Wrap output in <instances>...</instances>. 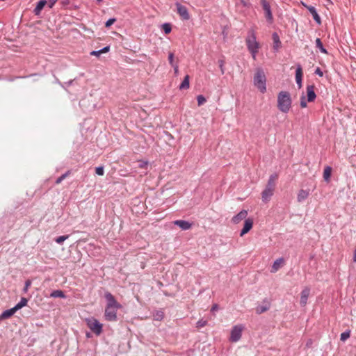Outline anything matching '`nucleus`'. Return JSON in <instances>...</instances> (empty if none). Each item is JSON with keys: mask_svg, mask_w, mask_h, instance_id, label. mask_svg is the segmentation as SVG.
<instances>
[{"mask_svg": "<svg viewBox=\"0 0 356 356\" xmlns=\"http://www.w3.org/2000/svg\"><path fill=\"white\" fill-rule=\"evenodd\" d=\"M152 316L154 321H161L164 318V312L163 309L156 310L153 312Z\"/></svg>", "mask_w": 356, "mask_h": 356, "instance_id": "20", "label": "nucleus"}, {"mask_svg": "<svg viewBox=\"0 0 356 356\" xmlns=\"http://www.w3.org/2000/svg\"><path fill=\"white\" fill-rule=\"evenodd\" d=\"M310 291L311 289L309 287L305 286L301 291L300 304L302 307H305L307 305Z\"/></svg>", "mask_w": 356, "mask_h": 356, "instance_id": "10", "label": "nucleus"}, {"mask_svg": "<svg viewBox=\"0 0 356 356\" xmlns=\"http://www.w3.org/2000/svg\"><path fill=\"white\" fill-rule=\"evenodd\" d=\"M31 285V281L30 280H27L25 282V284H24V287L23 289V291L24 293H26L28 291V289H29V288L30 287Z\"/></svg>", "mask_w": 356, "mask_h": 356, "instance_id": "38", "label": "nucleus"}, {"mask_svg": "<svg viewBox=\"0 0 356 356\" xmlns=\"http://www.w3.org/2000/svg\"><path fill=\"white\" fill-rule=\"evenodd\" d=\"M177 12L183 20H188L190 19V14L188 8L182 4L177 2L175 3Z\"/></svg>", "mask_w": 356, "mask_h": 356, "instance_id": "8", "label": "nucleus"}, {"mask_svg": "<svg viewBox=\"0 0 356 356\" xmlns=\"http://www.w3.org/2000/svg\"><path fill=\"white\" fill-rule=\"evenodd\" d=\"M50 297L54 298H65L66 296L63 291L58 289V290L53 291L50 294Z\"/></svg>", "mask_w": 356, "mask_h": 356, "instance_id": "22", "label": "nucleus"}, {"mask_svg": "<svg viewBox=\"0 0 356 356\" xmlns=\"http://www.w3.org/2000/svg\"><path fill=\"white\" fill-rule=\"evenodd\" d=\"M138 339L141 341V338L143 337V335H137Z\"/></svg>", "mask_w": 356, "mask_h": 356, "instance_id": "54", "label": "nucleus"}, {"mask_svg": "<svg viewBox=\"0 0 356 356\" xmlns=\"http://www.w3.org/2000/svg\"><path fill=\"white\" fill-rule=\"evenodd\" d=\"M241 335H230L229 341L231 342H237L240 340Z\"/></svg>", "mask_w": 356, "mask_h": 356, "instance_id": "36", "label": "nucleus"}, {"mask_svg": "<svg viewBox=\"0 0 356 356\" xmlns=\"http://www.w3.org/2000/svg\"><path fill=\"white\" fill-rule=\"evenodd\" d=\"M302 66L300 64H298L296 65V81L298 86V88H300L302 87Z\"/></svg>", "mask_w": 356, "mask_h": 356, "instance_id": "13", "label": "nucleus"}, {"mask_svg": "<svg viewBox=\"0 0 356 356\" xmlns=\"http://www.w3.org/2000/svg\"><path fill=\"white\" fill-rule=\"evenodd\" d=\"M116 21V19L115 18H110L108 19L106 23H105V26L106 28H108L110 27Z\"/></svg>", "mask_w": 356, "mask_h": 356, "instance_id": "37", "label": "nucleus"}, {"mask_svg": "<svg viewBox=\"0 0 356 356\" xmlns=\"http://www.w3.org/2000/svg\"><path fill=\"white\" fill-rule=\"evenodd\" d=\"M263 9L265 13V17L269 24L273 22V16L271 11L270 6L266 0H261Z\"/></svg>", "mask_w": 356, "mask_h": 356, "instance_id": "7", "label": "nucleus"}, {"mask_svg": "<svg viewBox=\"0 0 356 356\" xmlns=\"http://www.w3.org/2000/svg\"><path fill=\"white\" fill-rule=\"evenodd\" d=\"M47 3L46 0H40L33 10V13L35 15H39L44 8L45 5Z\"/></svg>", "mask_w": 356, "mask_h": 356, "instance_id": "19", "label": "nucleus"}, {"mask_svg": "<svg viewBox=\"0 0 356 356\" xmlns=\"http://www.w3.org/2000/svg\"><path fill=\"white\" fill-rule=\"evenodd\" d=\"M86 336H87V337H88V338H89V337H92V335L88 334V335H86Z\"/></svg>", "mask_w": 356, "mask_h": 356, "instance_id": "56", "label": "nucleus"}, {"mask_svg": "<svg viewBox=\"0 0 356 356\" xmlns=\"http://www.w3.org/2000/svg\"><path fill=\"white\" fill-rule=\"evenodd\" d=\"M197 100L198 106L204 104L207 101L206 98L202 95H200L197 97Z\"/></svg>", "mask_w": 356, "mask_h": 356, "instance_id": "33", "label": "nucleus"}, {"mask_svg": "<svg viewBox=\"0 0 356 356\" xmlns=\"http://www.w3.org/2000/svg\"><path fill=\"white\" fill-rule=\"evenodd\" d=\"M302 5L312 14L313 19L316 22V24H318V25H321V17L319 16V15L318 14L316 8L312 6H308L304 3H302Z\"/></svg>", "mask_w": 356, "mask_h": 356, "instance_id": "9", "label": "nucleus"}, {"mask_svg": "<svg viewBox=\"0 0 356 356\" xmlns=\"http://www.w3.org/2000/svg\"><path fill=\"white\" fill-rule=\"evenodd\" d=\"M110 49V47L109 46H106L104 47H103L102 49H99L100 51H101V54H103V53H106L109 51Z\"/></svg>", "mask_w": 356, "mask_h": 356, "instance_id": "44", "label": "nucleus"}, {"mask_svg": "<svg viewBox=\"0 0 356 356\" xmlns=\"http://www.w3.org/2000/svg\"><path fill=\"white\" fill-rule=\"evenodd\" d=\"M341 334H350V330H347L344 331L343 332H342Z\"/></svg>", "mask_w": 356, "mask_h": 356, "instance_id": "53", "label": "nucleus"}, {"mask_svg": "<svg viewBox=\"0 0 356 356\" xmlns=\"http://www.w3.org/2000/svg\"><path fill=\"white\" fill-rule=\"evenodd\" d=\"M315 74L319 76H323V72H322V70L319 68V67H317L315 70Z\"/></svg>", "mask_w": 356, "mask_h": 356, "instance_id": "43", "label": "nucleus"}, {"mask_svg": "<svg viewBox=\"0 0 356 356\" xmlns=\"http://www.w3.org/2000/svg\"><path fill=\"white\" fill-rule=\"evenodd\" d=\"M87 325L94 334H101L102 331V324L94 318L87 319Z\"/></svg>", "mask_w": 356, "mask_h": 356, "instance_id": "6", "label": "nucleus"}, {"mask_svg": "<svg viewBox=\"0 0 356 356\" xmlns=\"http://www.w3.org/2000/svg\"><path fill=\"white\" fill-rule=\"evenodd\" d=\"M312 340H309L307 342V347H310L311 345H312Z\"/></svg>", "mask_w": 356, "mask_h": 356, "instance_id": "52", "label": "nucleus"}, {"mask_svg": "<svg viewBox=\"0 0 356 356\" xmlns=\"http://www.w3.org/2000/svg\"><path fill=\"white\" fill-rule=\"evenodd\" d=\"M205 323H206L205 321L203 322V323H202L201 321H198L197 322V326L198 327H203L205 325Z\"/></svg>", "mask_w": 356, "mask_h": 356, "instance_id": "50", "label": "nucleus"}, {"mask_svg": "<svg viewBox=\"0 0 356 356\" xmlns=\"http://www.w3.org/2000/svg\"><path fill=\"white\" fill-rule=\"evenodd\" d=\"M245 328V326L242 324L234 325L229 334H241Z\"/></svg>", "mask_w": 356, "mask_h": 356, "instance_id": "23", "label": "nucleus"}, {"mask_svg": "<svg viewBox=\"0 0 356 356\" xmlns=\"http://www.w3.org/2000/svg\"><path fill=\"white\" fill-rule=\"evenodd\" d=\"M245 43L248 50L250 53L252 58L256 60L257 54L260 48V44L257 41L256 32L253 28L248 31V35L245 38Z\"/></svg>", "mask_w": 356, "mask_h": 356, "instance_id": "2", "label": "nucleus"}, {"mask_svg": "<svg viewBox=\"0 0 356 356\" xmlns=\"http://www.w3.org/2000/svg\"><path fill=\"white\" fill-rule=\"evenodd\" d=\"M28 300L26 298L22 297L20 301L15 305V309L17 311L27 305Z\"/></svg>", "mask_w": 356, "mask_h": 356, "instance_id": "28", "label": "nucleus"}, {"mask_svg": "<svg viewBox=\"0 0 356 356\" xmlns=\"http://www.w3.org/2000/svg\"><path fill=\"white\" fill-rule=\"evenodd\" d=\"M253 82L254 86L257 88L261 93L266 92V77L262 68L258 67L256 69Z\"/></svg>", "mask_w": 356, "mask_h": 356, "instance_id": "5", "label": "nucleus"}, {"mask_svg": "<svg viewBox=\"0 0 356 356\" xmlns=\"http://www.w3.org/2000/svg\"><path fill=\"white\" fill-rule=\"evenodd\" d=\"M353 261V262L356 263V248L354 250Z\"/></svg>", "mask_w": 356, "mask_h": 356, "instance_id": "49", "label": "nucleus"}, {"mask_svg": "<svg viewBox=\"0 0 356 356\" xmlns=\"http://www.w3.org/2000/svg\"><path fill=\"white\" fill-rule=\"evenodd\" d=\"M277 179L278 175L277 173H273L269 177L266 188L261 193V198L264 202H268L273 196L275 181Z\"/></svg>", "mask_w": 356, "mask_h": 356, "instance_id": "4", "label": "nucleus"}, {"mask_svg": "<svg viewBox=\"0 0 356 356\" xmlns=\"http://www.w3.org/2000/svg\"><path fill=\"white\" fill-rule=\"evenodd\" d=\"M270 308L269 304L267 302L265 305H259L256 308L257 314H261L268 311Z\"/></svg>", "mask_w": 356, "mask_h": 356, "instance_id": "26", "label": "nucleus"}, {"mask_svg": "<svg viewBox=\"0 0 356 356\" xmlns=\"http://www.w3.org/2000/svg\"><path fill=\"white\" fill-rule=\"evenodd\" d=\"M309 190L300 189L298 193L297 201L298 202H304L309 196Z\"/></svg>", "mask_w": 356, "mask_h": 356, "instance_id": "17", "label": "nucleus"}, {"mask_svg": "<svg viewBox=\"0 0 356 356\" xmlns=\"http://www.w3.org/2000/svg\"><path fill=\"white\" fill-rule=\"evenodd\" d=\"M104 297L106 300L104 312L105 319L108 321H115L117 320V312L122 307V305L117 302L115 297L110 292H106Z\"/></svg>", "mask_w": 356, "mask_h": 356, "instance_id": "1", "label": "nucleus"}, {"mask_svg": "<svg viewBox=\"0 0 356 356\" xmlns=\"http://www.w3.org/2000/svg\"><path fill=\"white\" fill-rule=\"evenodd\" d=\"M69 235H63L60 236L55 238V242L58 244H62L66 239L69 238Z\"/></svg>", "mask_w": 356, "mask_h": 356, "instance_id": "31", "label": "nucleus"}, {"mask_svg": "<svg viewBox=\"0 0 356 356\" xmlns=\"http://www.w3.org/2000/svg\"><path fill=\"white\" fill-rule=\"evenodd\" d=\"M174 224L179 227L182 230H188L192 227L191 222L184 220H177L174 221Z\"/></svg>", "mask_w": 356, "mask_h": 356, "instance_id": "16", "label": "nucleus"}, {"mask_svg": "<svg viewBox=\"0 0 356 356\" xmlns=\"http://www.w3.org/2000/svg\"><path fill=\"white\" fill-rule=\"evenodd\" d=\"M316 47L319 49L323 54H327V49L323 47V42L320 38L316 39Z\"/></svg>", "mask_w": 356, "mask_h": 356, "instance_id": "25", "label": "nucleus"}, {"mask_svg": "<svg viewBox=\"0 0 356 356\" xmlns=\"http://www.w3.org/2000/svg\"><path fill=\"white\" fill-rule=\"evenodd\" d=\"M56 1H57V0H49L48 4H47L48 7L49 8H52L54 6Z\"/></svg>", "mask_w": 356, "mask_h": 356, "instance_id": "42", "label": "nucleus"}, {"mask_svg": "<svg viewBox=\"0 0 356 356\" xmlns=\"http://www.w3.org/2000/svg\"><path fill=\"white\" fill-rule=\"evenodd\" d=\"M332 174V168L329 165L325 166L323 172V179L325 181L329 182Z\"/></svg>", "mask_w": 356, "mask_h": 356, "instance_id": "21", "label": "nucleus"}, {"mask_svg": "<svg viewBox=\"0 0 356 356\" xmlns=\"http://www.w3.org/2000/svg\"><path fill=\"white\" fill-rule=\"evenodd\" d=\"M326 1H327V2H329V3H332L331 0H326Z\"/></svg>", "mask_w": 356, "mask_h": 356, "instance_id": "57", "label": "nucleus"}, {"mask_svg": "<svg viewBox=\"0 0 356 356\" xmlns=\"http://www.w3.org/2000/svg\"><path fill=\"white\" fill-rule=\"evenodd\" d=\"M148 163L147 161H139V168H145L147 166Z\"/></svg>", "mask_w": 356, "mask_h": 356, "instance_id": "41", "label": "nucleus"}, {"mask_svg": "<svg viewBox=\"0 0 356 356\" xmlns=\"http://www.w3.org/2000/svg\"><path fill=\"white\" fill-rule=\"evenodd\" d=\"M90 54L92 56H99L101 54V51H100V50L92 51H91Z\"/></svg>", "mask_w": 356, "mask_h": 356, "instance_id": "46", "label": "nucleus"}, {"mask_svg": "<svg viewBox=\"0 0 356 356\" xmlns=\"http://www.w3.org/2000/svg\"><path fill=\"white\" fill-rule=\"evenodd\" d=\"M218 65H219L221 74H225V67H224L225 61L222 59H220V60H218Z\"/></svg>", "mask_w": 356, "mask_h": 356, "instance_id": "34", "label": "nucleus"}, {"mask_svg": "<svg viewBox=\"0 0 356 356\" xmlns=\"http://www.w3.org/2000/svg\"><path fill=\"white\" fill-rule=\"evenodd\" d=\"M284 261L283 258H279L276 259L272 266V272H276L280 268V264Z\"/></svg>", "mask_w": 356, "mask_h": 356, "instance_id": "29", "label": "nucleus"}, {"mask_svg": "<svg viewBox=\"0 0 356 356\" xmlns=\"http://www.w3.org/2000/svg\"><path fill=\"white\" fill-rule=\"evenodd\" d=\"M350 337V335H341V341H342L343 342L346 341L349 337Z\"/></svg>", "mask_w": 356, "mask_h": 356, "instance_id": "47", "label": "nucleus"}, {"mask_svg": "<svg viewBox=\"0 0 356 356\" xmlns=\"http://www.w3.org/2000/svg\"><path fill=\"white\" fill-rule=\"evenodd\" d=\"M172 67H173L175 74L177 75L178 73H179V66H178V65L175 64V65H172Z\"/></svg>", "mask_w": 356, "mask_h": 356, "instance_id": "45", "label": "nucleus"}, {"mask_svg": "<svg viewBox=\"0 0 356 356\" xmlns=\"http://www.w3.org/2000/svg\"><path fill=\"white\" fill-rule=\"evenodd\" d=\"M168 60H169V63L170 64L171 66L176 64L174 63V54L172 52L169 53Z\"/></svg>", "mask_w": 356, "mask_h": 356, "instance_id": "39", "label": "nucleus"}, {"mask_svg": "<svg viewBox=\"0 0 356 356\" xmlns=\"http://www.w3.org/2000/svg\"><path fill=\"white\" fill-rule=\"evenodd\" d=\"M292 100L288 91H280L277 95V108L284 113L289 111L291 107Z\"/></svg>", "mask_w": 356, "mask_h": 356, "instance_id": "3", "label": "nucleus"}, {"mask_svg": "<svg viewBox=\"0 0 356 356\" xmlns=\"http://www.w3.org/2000/svg\"><path fill=\"white\" fill-rule=\"evenodd\" d=\"M61 4L63 6H66L70 3V0H61Z\"/></svg>", "mask_w": 356, "mask_h": 356, "instance_id": "48", "label": "nucleus"}, {"mask_svg": "<svg viewBox=\"0 0 356 356\" xmlns=\"http://www.w3.org/2000/svg\"><path fill=\"white\" fill-rule=\"evenodd\" d=\"M218 308V305L215 304V305H213L212 306V307H211V311L216 310Z\"/></svg>", "mask_w": 356, "mask_h": 356, "instance_id": "51", "label": "nucleus"}, {"mask_svg": "<svg viewBox=\"0 0 356 356\" xmlns=\"http://www.w3.org/2000/svg\"><path fill=\"white\" fill-rule=\"evenodd\" d=\"M272 39L273 41V49L275 52L278 51L279 49L281 47L282 43L280 39V36L277 33L274 32L272 34Z\"/></svg>", "mask_w": 356, "mask_h": 356, "instance_id": "14", "label": "nucleus"}, {"mask_svg": "<svg viewBox=\"0 0 356 356\" xmlns=\"http://www.w3.org/2000/svg\"><path fill=\"white\" fill-rule=\"evenodd\" d=\"M247 216L248 211L246 210L243 209L232 218V221L234 224H238L242 220L245 219L247 217Z\"/></svg>", "mask_w": 356, "mask_h": 356, "instance_id": "15", "label": "nucleus"}, {"mask_svg": "<svg viewBox=\"0 0 356 356\" xmlns=\"http://www.w3.org/2000/svg\"><path fill=\"white\" fill-rule=\"evenodd\" d=\"M162 28H163V31H164V33L165 34L170 33L171 32V31H172L171 25L169 23H164L162 25Z\"/></svg>", "mask_w": 356, "mask_h": 356, "instance_id": "30", "label": "nucleus"}, {"mask_svg": "<svg viewBox=\"0 0 356 356\" xmlns=\"http://www.w3.org/2000/svg\"><path fill=\"white\" fill-rule=\"evenodd\" d=\"M16 312H17V310L15 309V307H13L11 309L4 311L1 314V317L3 318H9V317L12 316Z\"/></svg>", "mask_w": 356, "mask_h": 356, "instance_id": "24", "label": "nucleus"}, {"mask_svg": "<svg viewBox=\"0 0 356 356\" xmlns=\"http://www.w3.org/2000/svg\"><path fill=\"white\" fill-rule=\"evenodd\" d=\"M189 86H190L189 76L186 75V76H185L184 80L182 81L181 83L180 84L179 89L180 90L188 89L189 88Z\"/></svg>", "mask_w": 356, "mask_h": 356, "instance_id": "27", "label": "nucleus"}, {"mask_svg": "<svg viewBox=\"0 0 356 356\" xmlns=\"http://www.w3.org/2000/svg\"><path fill=\"white\" fill-rule=\"evenodd\" d=\"M70 174V171L66 172L65 173L63 174L61 176H60L56 180V184H59L62 182L63 180H64Z\"/></svg>", "mask_w": 356, "mask_h": 356, "instance_id": "32", "label": "nucleus"}, {"mask_svg": "<svg viewBox=\"0 0 356 356\" xmlns=\"http://www.w3.org/2000/svg\"><path fill=\"white\" fill-rule=\"evenodd\" d=\"M97 1L99 3H102V0H97Z\"/></svg>", "mask_w": 356, "mask_h": 356, "instance_id": "55", "label": "nucleus"}, {"mask_svg": "<svg viewBox=\"0 0 356 356\" xmlns=\"http://www.w3.org/2000/svg\"><path fill=\"white\" fill-rule=\"evenodd\" d=\"M300 106L302 108H306L307 107V102L305 99V97L304 95H302L300 97Z\"/></svg>", "mask_w": 356, "mask_h": 356, "instance_id": "40", "label": "nucleus"}, {"mask_svg": "<svg viewBox=\"0 0 356 356\" xmlns=\"http://www.w3.org/2000/svg\"><path fill=\"white\" fill-rule=\"evenodd\" d=\"M253 222L251 219H246L244 222L243 229L241 231L240 235L242 236L248 233L252 227Z\"/></svg>", "mask_w": 356, "mask_h": 356, "instance_id": "18", "label": "nucleus"}, {"mask_svg": "<svg viewBox=\"0 0 356 356\" xmlns=\"http://www.w3.org/2000/svg\"><path fill=\"white\" fill-rule=\"evenodd\" d=\"M95 172L99 176H102L104 174V168L103 166H98L95 168Z\"/></svg>", "mask_w": 356, "mask_h": 356, "instance_id": "35", "label": "nucleus"}, {"mask_svg": "<svg viewBox=\"0 0 356 356\" xmlns=\"http://www.w3.org/2000/svg\"><path fill=\"white\" fill-rule=\"evenodd\" d=\"M302 66L300 64H298L296 65V81L298 86V88H300L302 87Z\"/></svg>", "mask_w": 356, "mask_h": 356, "instance_id": "12", "label": "nucleus"}, {"mask_svg": "<svg viewBox=\"0 0 356 356\" xmlns=\"http://www.w3.org/2000/svg\"><path fill=\"white\" fill-rule=\"evenodd\" d=\"M315 86L314 85H308L306 88L307 90V100L309 102H312L316 98V95L314 91Z\"/></svg>", "mask_w": 356, "mask_h": 356, "instance_id": "11", "label": "nucleus"}]
</instances>
